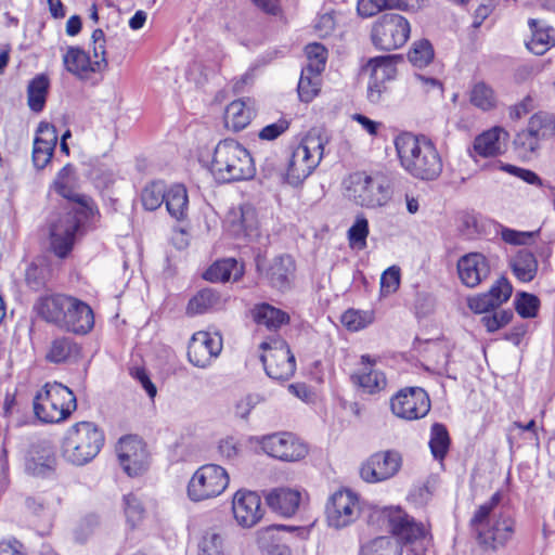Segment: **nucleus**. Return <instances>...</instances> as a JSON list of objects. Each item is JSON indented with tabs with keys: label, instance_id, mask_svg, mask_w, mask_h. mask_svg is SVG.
Segmentation results:
<instances>
[{
	"label": "nucleus",
	"instance_id": "1",
	"mask_svg": "<svg viewBox=\"0 0 555 555\" xmlns=\"http://www.w3.org/2000/svg\"><path fill=\"white\" fill-rule=\"evenodd\" d=\"M502 498V492L496 491L477 507L470 518L469 525L485 550L498 551L504 547L515 533V518L500 508Z\"/></svg>",
	"mask_w": 555,
	"mask_h": 555
},
{
	"label": "nucleus",
	"instance_id": "2",
	"mask_svg": "<svg viewBox=\"0 0 555 555\" xmlns=\"http://www.w3.org/2000/svg\"><path fill=\"white\" fill-rule=\"evenodd\" d=\"M395 146L401 166L413 177L434 180L442 171V162L431 141L402 132L395 139Z\"/></svg>",
	"mask_w": 555,
	"mask_h": 555
},
{
	"label": "nucleus",
	"instance_id": "3",
	"mask_svg": "<svg viewBox=\"0 0 555 555\" xmlns=\"http://www.w3.org/2000/svg\"><path fill=\"white\" fill-rule=\"evenodd\" d=\"M210 171L221 183L251 179L256 173L250 153L237 141H220L214 151Z\"/></svg>",
	"mask_w": 555,
	"mask_h": 555
},
{
	"label": "nucleus",
	"instance_id": "4",
	"mask_svg": "<svg viewBox=\"0 0 555 555\" xmlns=\"http://www.w3.org/2000/svg\"><path fill=\"white\" fill-rule=\"evenodd\" d=\"M75 393L61 383H46L34 397L33 409L36 417L46 424L60 423L76 410Z\"/></svg>",
	"mask_w": 555,
	"mask_h": 555
},
{
	"label": "nucleus",
	"instance_id": "5",
	"mask_svg": "<svg viewBox=\"0 0 555 555\" xmlns=\"http://www.w3.org/2000/svg\"><path fill=\"white\" fill-rule=\"evenodd\" d=\"M104 435L91 422H79L70 426L63 440L62 453L69 463L85 465L102 449Z\"/></svg>",
	"mask_w": 555,
	"mask_h": 555
},
{
	"label": "nucleus",
	"instance_id": "6",
	"mask_svg": "<svg viewBox=\"0 0 555 555\" xmlns=\"http://www.w3.org/2000/svg\"><path fill=\"white\" fill-rule=\"evenodd\" d=\"M347 196L365 208L385 206L391 198L389 181L383 175L357 171L345 181Z\"/></svg>",
	"mask_w": 555,
	"mask_h": 555
},
{
	"label": "nucleus",
	"instance_id": "7",
	"mask_svg": "<svg viewBox=\"0 0 555 555\" xmlns=\"http://www.w3.org/2000/svg\"><path fill=\"white\" fill-rule=\"evenodd\" d=\"M324 153V142L320 135L308 134L291 155L286 178L288 183L297 185L307 179L319 166Z\"/></svg>",
	"mask_w": 555,
	"mask_h": 555
},
{
	"label": "nucleus",
	"instance_id": "8",
	"mask_svg": "<svg viewBox=\"0 0 555 555\" xmlns=\"http://www.w3.org/2000/svg\"><path fill=\"white\" fill-rule=\"evenodd\" d=\"M263 351L260 360L267 375L276 380L289 379L296 370L294 354L286 341L280 336H273L260 344Z\"/></svg>",
	"mask_w": 555,
	"mask_h": 555
},
{
	"label": "nucleus",
	"instance_id": "9",
	"mask_svg": "<svg viewBox=\"0 0 555 555\" xmlns=\"http://www.w3.org/2000/svg\"><path fill=\"white\" fill-rule=\"evenodd\" d=\"M227 470L217 464L201 466L188 485V495L194 502L219 496L229 485Z\"/></svg>",
	"mask_w": 555,
	"mask_h": 555
},
{
	"label": "nucleus",
	"instance_id": "10",
	"mask_svg": "<svg viewBox=\"0 0 555 555\" xmlns=\"http://www.w3.org/2000/svg\"><path fill=\"white\" fill-rule=\"evenodd\" d=\"M410 31V24L405 17L396 13H386L373 25L371 38L377 49L392 51L408 41Z\"/></svg>",
	"mask_w": 555,
	"mask_h": 555
},
{
	"label": "nucleus",
	"instance_id": "11",
	"mask_svg": "<svg viewBox=\"0 0 555 555\" xmlns=\"http://www.w3.org/2000/svg\"><path fill=\"white\" fill-rule=\"evenodd\" d=\"M555 135V115L540 111L528 120L526 129L517 133L514 144L524 154L535 153L541 142Z\"/></svg>",
	"mask_w": 555,
	"mask_h": 555
},
{
	"label": "nucleus",
	"instance_id": "12",
	"mask_svg": "<svg viewBox=\"0 0 555 555\" xmlns=\"http://www.w3.org/2000/svg\"><path fill=\"white\" fill-rule=\"evenodd\" d=\"M80 224L77 214L64 210L52 216L50 220V247L59 258H66L72 251L75 234Z\"/></svg>",
	"mask_w": 555,
	"mask_h": 555
},
{
	"label": "nucleus",
	"instance_id": "13",
	"mask_svg": "<svg viewBox=\"0 0 555 555\" xmlns=\"http://www.w3.org/2000/svg\"><path fill=\"white\" fill-rule=\"evenodd\" d=\"M390 409L397 417L414 421L428 414L430 399L421 387H405L391 397Z\"/></svg>",
	"mask_w": 555,
	"mask_h": 555
},
{
	"label": "nucleus",
	"instance_id": "14",
	"mask_svg": "<svg viewBox=\"0 0 555 555\" xmlns=\"http://www.w3.org/2000/svg\"><path fill=\"white\" fill-rule=\"evenodd\" d=\"M360 515L358 496L349 490L335 492L326 504V520L335 529L351 525Z\"/></svg>",
	"mask_w": 555,
	"mask_h": 555
},
{
	"label": "nucleus",
	"instance_id": "15",
	"mask_svg": "<svg viewBox=\"0 0 555 555\" xmlns=\"http://www.w3.org/2000/svg\"><path fill=\"white\" fill-rule=\"evenodd\" d=\"M260 446L268 455L284 462L300 461L308 454L307 444L289 433L266 436Z\"/></svg>",
	"mask_w": 555,
	"mask_h": 555
},
{
	"label": "nucleus",
	"instance_id": "16",
	"mask_svg": "<svg viewBox=\"0 0 555 555\" xmlns=\"http://www.w3.org/2000/svg\"><path fill=\"white\" fill-rule=\"evenodd\" d=\"M386 529L402 542H413L425 535L423 524L416 522L400 507H386L378 513Z\"/></svg>",
	"mask_w": 555,
	"mask_h": 555
},
{
	"label": "nucleus",
	"instance_id": "17",
	"mask_svg": "<svg viewBox=\"0 0 555 555\" xmlns=\"http://www.w3.org/2000/svg\"><path fill=\"white\" fill-rule=\"evenodd\" d=\"M222 338L218 334L206 331L194 333L188 345V360L199 369H206L222 351Z\"/></svg>",
	"mask_w": 555,
	"mask_h": 555
},
{
	"label": "nucleus",
	"instance_id": "18",
	"mask_svg": "<svg viewBox=\"0 0 555 555\" xmlns=\"http://www.w3.org/2000/svg\"><path fill=\"white\" fill-rule=\"evenodd\" d=\"M116 452L119 464L128 476H139L147 469L149 454L141 439L133 436L119 439Z\"/></svg>",
	"mask_w": 555,
	"mask_h": 555
},
{
	"label": "nucleus",
	"instance_id": "19",
	"mask_svg": "<svg viewBox=\"0 0 555 555\" xmlns=\"http://www.w3.org/2000/svg\"><path fill=\"white\" fill-rule=\"evenodd\" d=\"M257 270L271 287L284 292L289 289L293 284L296 263L292 256L280 255L266 266L258 261Z\"/></svg>",
	"mask_w": 555,
	"mask_h": 555
},
{
	"label": "nucleus",
	"instance_id": "20",
	"mask_svg": "<svg viewBox=\"0 0 555 555\" xmlns=\"http://www.w3.org/2000/svg\"><path fill=\"white\" fill-rule=\"evenodd\" d=\"M401 464L402 459L398 452H377L362 465L360 474L366 482H379L393 477Z\"/></svg>",
	"mask_w": 555,
	"mask_h": 555
},
{
	"label": "nucleus",
	"instance_id": "21",
	"mask_svg": "<svg viewBox=\"0 0 555 555\" xmlns=\"http://www.w3.org/2000/svg\"><path fill=\"white\" fill-rule=\"evenodd\" d=\"M371 78L367 86V99L371 103H379L383 94L387 92L386 83L395 79L397 69L390 55L376 56L369 61Z\"/></svg>",
	"mask_w": 555,
	"mask_h": 555
},
{
	"label": "nucleus",
	"instance_id": "22",
	"mask_svg": "<svg viewBox=\"0 0 555 555\" xmlns=\"http://www.w3.org/2000/svg\"><path fill=\"white\" fill-rule=\"evenodd\" d=\"M232 511L240 526L250 528L262 517L260 496L253 491L238 490L233 496Z\"/></svg>",
	"mask_w": 555,
	"mask_h": 555
},
{
	"label": "nucleus",
	"instance_id": "23",
	"mask_svg": "<svg viewBox=\"0 0 555 555\" xmlns=\"http://www.w3.org/2000/svg\"><path fill=\"white\" fill-rule=\"evenodd\" d=\"M376 359L369 354L361 356L362 367L351 375L353 384L369 395L377 393L386 388L387 379L383 372L374 366Z\"/></svg>",
	"mask_w": 555,
	"mask_h": 555
},
{
	"label": "nucleus",
	"instance_id": "24",
	"mask_svg": "<svg viewBox=\"0 0 555 555\" xmlns=\"http://www.w3.org/2000/svg\"><path fill=\"white\" fill-rule=\"evenodd\" d=\"M457 272L463 284L476 287L489 275L490 266L482 254L470 253L459 260Z\"/></svg>",
	"mask_w": 555,
	"mask_h": 555
},
{
	"label": "nucleus",
	"instance_id": "25",
	"mask_svg": "<svg viewBox=\"0 0 555 555\" xmlns=\"http://www.w3.org/2000/svg\"><path fill=\"white\" fill-rule=\"evenodd\" d=\"M38 132L34 141L33 162L37 168H44L51 160L56 144L57 134L53 126L47 122H40Z\"/></svg>",
	"mask_w": 555,
	"mask_h": 555
},
{
	"label": "nucleus",
	"instance_id": "26",
	"mask_svg": "<svg viewBox=\"0 0 555 555\" xmlns=\"http://www.w3.org/2000/svg\"><path fill=\"white\" fill-rule=\"evenodd\" d=\"M268 506L283 517H292L299 508L301 492L289 488H276L266 495Z\"/></svg>",
	"mask_w": 555,
	"mask_h": 555
},
{
	"label": "nucleus",
	"instance_id": "27",
	"mask_svg": "<svg viewBox=\"0 0 555 555\" xmlns=\"http://www.w3.org/2000/svg\"><path fill=\"white\" fill-rule=\"evenodd\" d=\"M507 140V131L502 127H493L476 137L474 150L482 157L498 156L505 152Z\"/></svg>",
	"mask_w": 555,
	"mask_h": 555
},
{
	"label": "nucleus",
	"instance_id": "28",
	"mask_svg": "<svg viewBox=\"0 0 555 555\" xmlns=\"http://www.w3.org/2000/svg\"><path fill=\"white\" fill-rule=\"evenodd\" d=\"M94 325L93 311L86 302L74 298L73 307L66 311L62 328L76 333L87 334Z\"/></svg>",
	"mask_w": 555,
	"mask_h": 555
},
{
	"label": "nucleus",
	"instance_id": "29",
	"mask_svg": "<svg viewBox=\"0 0 555 555\" xmlns=\"http://www.w3.org/2000/svg\"><path fill=\"white\" fill-rule=\"evenodd\" d=\"M66 69L75 75L82 76L90 72H101L107 66L106 59L93 60L81 49L76 47L68 48L63 56Z\"/></svg>",
	"mask_w": 555,
	"mask_h": 555
},
{
	"label": "nucleus",
	"instance_id": "30",
	"mask_svg": "<svg viewBox=\"0 0 555 555\" xmlns=\"http://www.w3.org/2000/svg\"><path fill=\"white\" fill-rule=\"evenodd\" d=\"M75 297L66 295H53L44 297L38 305V313L48 322L54 323L62 328L66 311L73 307Z\"/></svg>",
	"mask_w": 555,
	"mask_h": 555
},
{
	"label": "nucleus",
	"instance_id": "31",
	"mask_svg": "<svg viewBox=\"0 0 555 555\" xmlns=\"http://www.w3.org/2000/svg\"><path fill=\"white\" fill-rule=\"evenodd\" d=\"M531 39L527 48L535 55H542L555 46V29L541 20H529Z\"/></svg>",
	"mask_w": 555,
	"mask_h": 555
},
{
	"label": "nucleus",
	"instance_id": "32",
	"mask_svg": "<svg viewBox=\"0 0 555 555\" xmlns=\"http://www.w3.org/2000/svg\"><path fill=\"white\" fill-rule=\"evenodd\" d=\"M255 115L253 102L248 99L235 100L225 108V124L234 131H240L249 125Z\"/></svg>",
	"mask_w": 555,
	"mask_h": 555
},
{
	"label": "nucleus",
	"instance_id": "33",
	"mask_svg": "<svg viewBox=\"0 0 555 555\" xmlns=\"http://www.w3.org/2000/svg\"><path fill=\"white\" fill-rule=\"evenodd\" d=\"M227 223L234 235L249 234L257 227L256 211L249 205L240 206L229 212Z\"/></svg>",
	"mask_w": 555,
	"mask_h": 555
},
{
	"label": "nucleus",
	"instance_id": "34",
	"mask_svg": "<svg viewBox=\"0 0 555 555\" xmlns=\"http://www.w3.org/2000/svg\"><path fill=\"white\" fill-rule=\"evenodd\" d=\"M253 317L258 326L276 332L282 325L289 322V315L269 304L257 305L253 310Z\"/></svg>",
	"mask_w": 555,
	"mask_h": 555
},
{
	"label": "nucleus",
	"instance_id": "35",
	"mask_svg": "<svg viewBox=\"0 0 555 555\" xmlns=\"http://www.w3.org/2000/svg\"><path fill=\"white\" fill-rule=\"evenodd\" d=\"M80 354V347L69 337H56L46 354L47 361L51 363H65L76 360Z\"/></svg>",
	"mask_w": 555,
	"mask_h": 555
},
{
	"label": "nucleus",
	"instance_id": "36",
	"mask_svg": "<svg viewBox=\"0 0 555 555\" xmlns=\"http://www.w3.org/2000/svg\"><path fill=\"white\" fill-rule=\"evenodd\" d=\"M222 305L220 294L214 288H204L197 292L186 307L189 315H197L220 308Z\"/></svg>",
	"mask_w": 555,
	"mask_h": 555
},
{
	"label": "nucleus",
	"instance_id": "37",
	"mask_svg": "<svg viewBox=\"0 0 555 555\" xmlns=\"http://www.w3.org/2000/svg\"><path fill=\"white\" fill-rule=\"evenodd\" d=\"M509 266L514 275L521 282H531L538 272V261L535 256L527 250L520 249L511 259Z\"/></svg>",
	"mask_w": 555,
	"mask_h": 555
},
{
	"label": "nucleus",
	"instance_id": "38",
	"mask_svg": "<svg viewBox=\"0 0 555 555\" xmlns=\"http://www.w3.org/2000/svg\"><path fill=\"white\" fill-rule=\"evenodd\" d=\"M167 211L176 220H183L188 216L189 197L184 185L175 184L167 190L165 202Z\"/></svg>",
	"mask_w": 555,
	"mask_h": 555
},
{
	"label": "nucleus",
	"instance_id": "39",
	"mask_svg": "<svg viewBox=\"0 0 555 555\" xmlns=\"http://www.w3.org/2000/svg\"><path fill=\"white\" fill-rule=\"evenodd\" d=\"M242 271L238 263L233 258H227L216 261L204 274V278L210 282H227L232 276L237 280Z\"/></svg>",
	"mask_w": 555,
	"mask_h": 555
},
{
	"label": "nucleus",
	"instance_id": "40",
	"mask_svg": "<svg viewBox=\"0 0 555 555\" xmlns=\"http://www.w3.org/2000/svg\"><path fill=\"white\" fill-rule=\"evenodd\" d=\"M49 90V79L44 75H38L30 80L27 87V102L29 108L35 113H40L47 100Z\"/></svg>",
	"mask_w": 555,
	"mask_h": 555
},
{
	"label": "nucleus",
	"instance_id": "41",
	"mask_svg": "<svg viewBox=\"0 0 555 555\" xmlns=\"http://www.w3.org/2000/svg\"><path fill=\"white\" fill-rule=\"evenodd\" d=\"M359 555H402V547L391 537H377L364 543Z\"/></svg>",
	"mask_w": 555,
	"mask_h": 555
},
{
	"label": "nucleus",
	"instance_id": "42",
	"mask_svg": "<svg viewBox=\"0 0 555 555\" xmlns=\"http://www.w3.org/2000/svg\"><path fill=\"white\" fill-rule=\"evenodd\" d=\"M469 100L474 106L485 112L491 111L498 105L494 90L483 81L476 82L472 87Z\"/></svg>",
	"mask_w": 555,
	"mask_h": 555
},
{
	"label": "nucleus",
	"instance_id": "43",
	"mask_svg": "<svg viewBox=\"0 0 555 555\" xmlns=\"http://www.w3.org/2000/svg\"><path fill=\"white\" fill-rule=\"evenodd\" d=\"M450 436L443 424L435 423L430 428L429 448L436 460L442 461L450 448Z\"/></svg>",
	"mask_w": 555,
	"mask_h": 555
},
{
	"label": "nucleus",
	"instance_id": "44",
	"mask_svg": "<svg viewBox=\"0 0 555 555\" xmlns=\"http://www.w3.org/2000/svg\"><path fill=\"white\" fill-rule=\"evenodd\" d=\"M320 74L304 67L298 82V95L301 101L310 102L320 91Z\"/></svg>",
	"mask_w": 555,
	"mask_h": 555
},
{
	"label": "nucleus",
	"instance_id": "45",
	"mask_svg": "<svg viewBox=\"0 0 555 555\" xmlns=\"http://www.w3.org/2000/svg\"><path fill=\"white\" fill-rule=\"evenodd\" d=\"M167 193L166 184L163 181L147 183L141 192V202L146 210H155L165 202Z\"/></svg>",
	"mask_w": 555,
	"mask_h": 555
},
{
	"label": "nucleus",
	"instance_id": "46",
	"mask_svg": "<svg viewBox=\"0 0 555 555\" xmlns=\"http://www.w3.org/2000/svg\"><path fill=\"white\" fill-rule=\"evenodd\" d=\"M55 465L56 457L54 453L49 448H43L40 454L37 456L33 454L27 460L26 468L33 475L46 476L54 469Z\"/></svg>",
	"mask_w": 555,
	"mask_h": 555
},
{
	"label": "nucleus",
	"instance_id": "47",
	"mask_svg": "<svg viewBox=\"0 0 555 555\" xmlns=\"http://www.w3.org/2000/svg\"><path fill=\"white\" fill-rule=\"evenodd\" d=\"M374 313L372 311H362L349 309L341 315L343 325L352 332H358L373 323Z\"/></svg>",
	"mask_w": 555,
	"mask_h": 555
},
{
	"label": "nucleus",
	"instance_id": "48",
	"mask_svg": "<svg viewBox=\"0 0 555 555\" xmlns=\"http://www.w3.org/2000/svg\"><path fill=\"white\" fill-rule=\"evenodd\" d=\"M514 307L521 318L531 319L538 314L540 299L533 294L520 292L515 296Z\"/></svg>",
	"mask_w": 555,
	"mask_h": 555
},
{
	"label": "nucleus",
	"instance_id": "49",
	"mask_svg": "<svg viewBox=\"0 0 555 555\" xmlns=\"http://www.w3.org/2000/svg\"><path fill=\"white\" fill-rule=\"evenodd\" d=\"M197 555H224V539L215 531H206L198 542Z\"/></svg>",
	"mask_w": 555,
	"mask_h": 555
},
{
	"label": "nucleus",
	"instance_id": "50",
	"mask_svg": "<svg viewBox=\"0 0 555 555\" xmlns=\"http://www.w3.org/2000/svg\"><path fill=\"white\" fill-rule=\"evenodd\" d=\"M409 61L416 67L427 66L434 59V49L431 43L426 40H420L413 43L408 54Z\"/></svg>",
	"mask_w": 555,
	"mask_h": 555
},
{
	"label": "nucleus",
	"instance_id": "51",
	"mask_svg": "<svg viewBox=\"0 0 555 555\" xmlns=\"http://www.w3.org/2000/svg\"><path fill=\"white\" fill-rule=\"evenodd\" d=\"M124 502V513L127 519V522L134 528L138 526L144 518L145 508L142 502L132 493L126 494L122 498Z\"/></svg>",
	"mask_w": 555,
	"mask_h": 555
},
{
	"label": "nucleus",
	"instance_id": "52",
	"mask_svg": "<svg viewBox=\"0 0 555 555\" xmlns=\"http://www.w3.org/2000/svg\"><path fill=\"white\" fill-rule=\"evenodd\" d=\"M369 235V221L363 216H358L354 223L348 230V240L352 248L363 249L366 247Z\"/></svg>",
	"mask_w": 555,
	"mask_h": 555
},
{
	"label": "nucleus",
	"instance_id": "53",
	"mask_svg": "<svg viewBox=\"0 0 555 555\" xmlns=\"http://www.w3.org/2000/svg\"><path fill=\"white\" fill-rule=\"evenodd\" d=\"M512 293V284L506 278L501 276L486 294L490 299H492L494 306L498 308L511 298Z\"/></svg>",
	"mask_w": 555,
	"mask_h": 555
},
{
	"label": "nucleus",
	"instance_id": "54",
	"mask_svg": "<svg viewBox=\"0 0 555 555\" xmlns=\"http://www.w3.org/2000/svg\"><path fill=\"white\" fill-rule=\"evenodd\" d=\"M308 64L306 68L313 69L314 73H321L325 67L326 49L320 43H311L306 47Z\"/></svg>",
	"mask_w": 555,
	"mask_h": 555
},
{
	"label": "nucleus",
	"instance_id": "55",
	"mask_svg": "<svg viewBox=\"0 0 555 555\" xmlns=\"http://www.w3.org/2000/svg\"><path fill=\"white\" fill-rule=\"evenodd\" d=\"M67 172H68V170L66 167L60 171L57 179L54 182V188H55L56 192L61 196H63L69 201L76 202L86 208H89L90 199L86 196L75 194L72 191V189L68 186L67 181L65 180V176L67 175Z\"/></svg>",
	"mask_w": 555,
	"mask_h": 555
},
{
	"label": "nucleus",
	"instance_id": "56",
	"mask_svg": "<svg viewBox=\"0 0 555 555\" xmlns=\"http://www.w3.org/2000/svg\"><path fill=\"white\" fill-rule=\"evenodd\" d=\"M100 524V517L96 514H87L80 519L75 530V539L80 543L86 542L96 531Z\"/></svg>",
	"mask_w": 555,
	"mask_h": 555
},
{
	"label": "nucleus",
	"instance_id": "57",
	"mask_svg": "<svg viewBox=\"0 0 555 555\" xmlns=\"http://www.w3.org/2000/svg\"><path fill=\"white\" fill-rule=\"evenodd\" d=\"M400 285V269L398 267H390L385 270L380 276V293L383 296H388L397 292Z\"/></svg>",
	"mask_w": 555,
	"mask_h": 555
},
{
	"label": "nucleus",
	"instance_id": "58",
	"mask_svg": "<svg viewBox=\"0 0 555 555\" xmlns=\"http://www.w3.org/2000/svg\"><path fill=\"white\" fill-rule=\"evenodd\" d=\"M383 9H391L390 0H359L358 1V13L364 17H371Z\"/></svg>",
	"mask_w": 555,
	"mask_h": 555
},
{
	"label": "nucleus",
	"instance_id": "59",
	"mask_svg": "<svg viewBox=\"0 0 555 555\" xmlns=\"http://www.w3.org/2000/svg\"><path fill=\"white\" fill-rule=\"evenodd\" d=\"M261 398L258 395H246L236 401L234 413L237 417L246 420L251 410L260 402Z\"/></svg>",
	"mask_w": 555,
	"mask_h": 555
},
{
	"label": "nucleus",
	"instance_id": "60",
	"mask_svg": "<svg viewBox=\"0 0 555 555\" xmlns=\"http://www.w3.org/2000/svg\"><path fill=\"white\" fill-rule=\"evenodd\" d=\"M289 127L288 120L282 118L276 122L267 125L259 132V138L261 140L272 141L279 138L282 133H284Z\"/></svg>",
	"mask_w": 555,
	"mask_h": 555
},
{
	"label": "nucleus",
	"instance_id": "61",
	"mask_svg": "<svg viewBox=\"0 0 555 555\" xmlns=\"http://www.w3.org/2000/svg\"><path fill=\"white\" fill-rule=\"evenodd\" d=\"M468 307L475 313H487L496 309L492 299L486 293L468 298Z\"/></svg>",
	"mask_w": 555,
	"mask_h": 555
},
{
	"label": "nucleus",
	"instance_id": "62",
	"mask_svg": "<svg viewBox=\"0 0 555 555\" xmlns=\"http://www.w3.org/2000/svg\"><path fill=\"white\" fill-rule=\"evenodd\" d=\"M131 376L141 384L142 388L146 391L151 399L155 398L157 388L144 369L135 367L131 370Z\"/></svg>",
	"mask_w": 555,
	"mask_h": 555
},
{
	"label": "nucleus",
	"instance_id": "63",
	"mask_svg": "<svg viewBox=\"0 0 555 555\" xmlns=\"http://www.w3.org/2000/svg\"><path fill=\"white\" fill-rule=\"evenodd\" d=\"M532 235V232H520L508 228H503L501 231L502 240L512 245H525Z\"/></svg>",
	"mask_w": 555,
	"mask_h": 555
},
{
	"label": "nucleus",
	"instance_id": "64",
	"mask_svg": "<svg viewBox=\"0 0 555 555\" xmlns=\"http://www.w3.org/2000/svg\"><path fill=\"white\" fill-rule=\"evenodd\" d=\"M534 107V99L531 95H527L519 103L509 107V117L514 120H518L533 111Z\"/></svg>",
	"mask_w": 555,
	"mask_h": 555
}]
</instances>
